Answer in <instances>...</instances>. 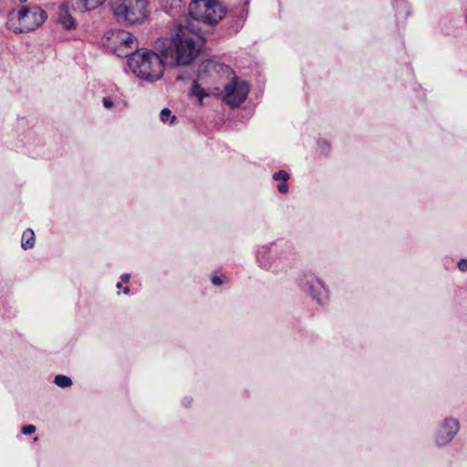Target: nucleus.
<instances>
[{
    "instance_id": "2eb2a0df",
    "label": "nucleus",
    "mask_w": 467,
    "mask_h": 467,
    "mask_svg": "<svg viewBox=\"0 0 467 467\" xmlns=\"http://www.w3.org/2000/svg\"><path fill=\"white\" fill-rule=\"evenodd\" d=\"M228 281L229 279L221 271H215L211 275V282L214 286H221Z\"/></svg>"
},
{
    "instance_id": "4be33fe9",
    "label": "nucleus",
    "mask_w": 467,
    "mask_h": 467,
    "mask_svg": "<svg viewBox=\"0 0 467 467\" xmlns=\"http://www.w3.org/2000/svg\"><path fill=\"white\" fill-rule=\"evenodd\" d=\"M277 188H278V191L281 192V193H286L287 191H288V186L287 184L285 183V182L282 181V182H280L278 185H277Z\"/></svg>"
},
{
    "instance_id": "1a4fd4ad",
    "label": "nucleus",
    "mask_w": 467,
    "mask_h": 467,
    "mask_svg": "<svg viewBox=\"0 0 467 467\" xmlns=\"http://www.w3.org/2000/svg\"><path fill=\"white\" fill-rule=\"evenodd\" d=\"M273 251L268 246H262L257 252V261L261 266L272 270L273 272L277 271L278 265H273L276 261H273Z\"/></svg>"
},
{
    "instance_id": "5701e85b",
    "label": "nucleus",
    "mask_w": 467,
    "mask_h": 467,
    "mask_svg": "<svg viewBox=\"0 0 467 467\" xmlns=\"http://www.w3.org/2000/svg\"><path fill=\"white\" fill-rule=\"evenodd\" d=\"M458 267L461 271H466L467 270V260L462 259L458 263Z\"/></svg>"
},
{
    "instance_id": "9b49d317",
    "label": "nucleus",
    "mask_w": 467,
    "mask_h": 467,
    "mask_svg": "<svg viewBox=\"0 0 467 467\" xmlns=\"http://www.w3.org/2000/svg\"><path fill=\"white\" fill-rule=\"evenodd\" d=\"M162 7L167 14L176 16L183 12L184 5L182 0H164Z\"/></svg>"
},
{
    "instance_id": "20e7f679",
    "label": "nucleus",
    "mask_w": 467,
    "mask_h": 467,
    "mask_svg": "<svg viewBox=\"0 0 467 467\" xmlns=\"http://www.w3.org/2000/svg\"><path fill=\"white\" fill-rule=\"evenodd\" d=\"M47 19L46 12L39 6L22 7L11 12L7 17V27L15 33L34 31Z\"/></svg>"
},
{
    "instance_id": "423d86ee",
    "label": "nucleus",
    "mask_w": 467,
    "mask_h": 467,
    "mask_svg": "<svg viewBox=\"0 0 467 467\" xmlns=\"http://www.w3.org/2000/svg\"><path fill=\"white\" fill-rule=\"evenodd\" d=\"M231 74L232 70L228 66L207 59L202 61L198 67L197 80L205 81L210 78L213 82H216L224 77L228 78Z\"/></svg>"
},
{
    "instance_id": "c85d7f7f",
    "label": "nucleus",
    "mask_w": 467,
    "mask_h": 467,
    "mask_svg": "<svg viewBox=\"0 0 467 467\" xmlns=\"http://www.w3.org/2000/svg\"><path fill=\"white\" fill-rule=\"evenodd\" d=\"M215 90L219 91V90H220V88H219V87H216V88H215Z\"/></svg>"
},
{
    "instance_id": "aec40b11",
    "label": "nucleus",
    "mask_w": 467,
    "mask_h": 467,
    "mask_svg": "<svg viewBox=\"0 0 467 467\" xmlns=\"http://www.w3.org/2000/svg\"><path fill=\"white\" fill-rule=\"evenodd\" d=\"M36 431V427L34 425H25L22 428V433L25 435H30Z\"/></svg>"
},
{
    "instance_id": "cd10ccee",
    "label": "nucleus",
    "mask_w": 467,
    "mask_h": 467,
    "mask_svg": "<svg viewBox=\"0 0 467 467\" xmlns=\"http://www.w3.org/2000/svg\"><path fill=\"white\" fill-rule=\"evenodd\" d=\"M314 289V285H311L310 287H309V290L312 292Z\"/></svg>"
},
{
    "instance_id": "dca6fc26",
    "label": "nucleus",
    "mask_w": 467,
    "mask_h": 467,
    "mask_svg": "<svg viewBox=\"0 0 467 467\" xmlns=\"http://www.w3.org/2000/svg\"><path fill=\"white\" fill-rule=\"evenodd\" d=\"M54 383L60 388H68L72 385V380L69 377L65 375H57Z\"/></svg>"
},
{
    "instance_id": "f03ea898",
    "label": "nucleus",
    "mask_w": 467,
    "mask_h": 467,
    "mask_svg": "<svg viewBox=\"0 0 467 467\" xmlns=\"http://www.w3.org/2000/svg\"><path fill=\"white\" fill-rule=\"evenodd\" d=\"M75 1L77 8L82 12L93 10L105 2V0ZM109 2L113 14L119 20L133 25L146 16L147 0H109Z\"/></svg>"
},
{
    "instance_id": "f8f14e48",
    "label": "nucleus",
    "mask_w": 467,
    "mask_h": 467,
    "mask_svg": "<svg viewBox=\"0 0 467 467\" xmlns=\"http://www.w3.org/2000/svg\"><path fill=\"white\" fill-rule=\"evenodd\" d=\"M222 99L228 104L231 108H234V78H232L221 91Z\"/></svg>"
},
{
    "instance_id": "ddd939ff",
    "label": "nucleus",
    "mask_w": 467,
    "mask_h": 467,
    "mask_svg": "<svg viewBox=\"0 0 467 467\" xmlns=\"http://www.w3.org/2000/svg\"><path fill=\"white\" fill-rule=\"evenodd\" d=\"M200 80H194L191 88L190 95L198 99L200 105H202L203 99L209 96V93L199 84Z\"/></svg>"
},
{
    "instance_id": "6ab92c4d",
    "label": "nucleus",
    "mask_w": 467,
    "mask_h": 467,
    "mask_svg": "<svg viewBox=\"0 0 467 467\" xmlns=\"http://www.w3.org/2000/svg\"><path fill=\"white\" fill-rule=\"evenodd\" d=\"M247 13H248L247 9L243 8L242 13L240 14V16L238 17V19L235 18V22H234L235 28L239 26V24H241V26L243 25V23L244 22V20L247 16Z\"/></svg>"
},
{
    "instance_id": "412c9836",
    "label": "nucleus",
    "mask_w": 467,
    "mask_h": 467,
    "mask_svg": "<svg viewBox=\"0 0 467 467\" xmlns=\"http://www.w3.org/2000/svg\"><path fill=\"white\" fill-rule=\"evenodd\" d=\"M102 103H103L104 108L108 109H111L114 105L113 101L110 99L106 98V97L103 98Z\"/></svg>"
},
{
    "instance_id": "393cba45",
    "label": "nucleus",
    "mask_w": 467,
    "mask_h": 467,
    "mask_svg": "<svg viewBox=\"0 0 467 467\" xmlns=\"http://www.w3.org/2000/svg\"><path fill=\"white\" fill-rule=\"evenodd\" d=\"M130 278V274H123V275H120V282H122V283H129Z\"/></svg>"
},
{
    "instance_id": "9d476101",
    "label": "nucleus",
    "mask_w": 467,
    "mask_h": 467,
    "mask_svg": "<svg viewBox=\"0 0 467 467\" xmlns=\"http://www.w3.org/2000/svg\"><path fill=\"white\" fill-rule=\"evenodd\" d=\"M235 109L239 107L240 104L244 103L248 96L250 91L249 84L244 80H237L235 78Z\"/></svg>"
},
{
    "instance_id": "a878e982",
    "label": "nucleus",
    "mask_w": 467,
    "mask_h": 467,
    "mask_svg": "<svg viewBox=\"0 0 467 467\" xmlns=\"http://www.w3.org/2000/svg\"><path fill=\"white\" fill-rule=\"evenodd\" d=\"M192 398H184L183 400H182V403L185 407H188L192 404Z\"/></svg>"
},
{
    "instance_id": "4468645a",
    "label": "nucleus",
    "mask_w": 467,
    "mask_h": 467,
    "mask_svg": "<svg viewBox=\"0 0 467 467\" xmlns=\"http://www.w3.org/2000/svg\"><path fill=\"white\" fill-rule=\"evenodd\" d=\"M21 246L24 250L32 249L35 246V233L32 229H26L21 237Z\"/></svg>"
},
{
    "instance_id": "6e6552de",
    "label": "nucleus",
    "mask_w": 467,
    "mask_h": 467,
    "mask_svg": "<svg viewBox=\"0 0 467 467\" xmlns=\"http://www.w3.org/2000/svg\"><path fill=\"white\" fill-rule=\"evenodd\" d=\"M57 20L63 28L72 30L76 27V21L69 12L67 5H60L57 11Z\"/></svg>"
},
{
    "instance_id": "39448f33",
    "label": "nucleus",
    "mask_w": 467,
    "mask_h": 467,
    "mask_svg": "<svg viewBox=\"0 0 467 467\" xmlns=\"http://www.w3.org/2000/svg\"><path fill=\"white\" fill-rule=\"evenodd\" d=\"M107 47L118 57H130L138 49L137 38L128 31L116 29L107 33Z\"/></svg>"
},
{
    "instance_id": "b1692460",
    "label": "nucleus",
    "mask_w": 467,
    "mask_h": 467,
    "mask_svg": "<svg viewBox=\"0 0 467 467\" xmlns=\"http://www.w3.org/2000/svg\"><path fill=\"white\" fill-rule=\"evenodd\" d=\"M122 284H123V283H122V282H120V281H119V282H118V283H117V285H116L117 288H118L119 290H120L121 288H123V290H122L123 294H125V295H129V294H130V288H129L128 286L123 287V286H122Z\"/></svg>"
},
{
    "instance_id": "a211bd4d",
    "label": "nucleus",
    "mask_w": 467,
    "mask_h": 467,
    "mask_svg": "<svg viewBox=\"0 0 467 467\" xmlns=\"http://www.w3.org/2000/svg\"><path fill=\"white\" fill-rule=\"evenodd\" d=\"M273 178L275 181L286 182L289 178V174L285 171H279L274 173Z\"/></svg>"
},
{
    "instance_id": "7ed1b4c3",
    "label": "nucleus",
    "mask_w": 467,
    "mask_h": 467,
    "mask_svg": "<svg viewBox=\"0 0 467 467\" xmlns=\"http://www.w3.org/2000/svg\"><path fill=\"white\" fill-rule=\"evenodd\" d=\"M225 7L218 0H196L189 6V15L191 20L185 26L178 27H188L193 25L194 32L198 33L201 38L200 49L202 48L205 37L199 24L213 26L223 19L225 15Z\"/></svg>"
},
{
    "instance_id": "bb28decb",
    "label": "nucleus",
    "mask_w": 467,
    "mask_h": 467,
    "mask_svg": "<svg viewBox=\"0 0 467 467\" xmlns=\"http://www.w3.org/2000/svg\"><path fill=\"white\" fill-rule=\"evenodd\" d=\"M245 112H246V114H245L246 117H250L252 115V109H245Z\"/></svg>"
},
{
    "instance_id": "f257e3e1",
    "label": "nucleus",
    "mask_w": 467,
    "mask_h": 467,
    "mask_svg": "<svg viewBox=\"0 0 467 467\" xmlns=\"http://www.w3.org/2000/svg\"><path fill=\"white\" fill-rule=\"evenodd\" d=\"M201 38L194 26L178 27L171 37L160 38L154 51L135 52L128 58V67L138 78L156 81L162 77L164 66L190 65L200 53Z\"/></svg>"
},
{
    "instance_id": "0eeeda50",
    "label": "nucleus",
    "mask_w": 467,
    "mask_h": 467,
    "mask_svg": "<svg viewBox=\"0 0 467 467\" xmlns=\"http://www.w3.org/2000/svg\"><path fill=\"white\" fill-rule=\"evenodd\" d=\"M459 431V423L454 419H446L440 427L437 436L436 443L438 445H444L449 443Z\"/></svg>"
},
{
    "instance_id": "f3484780",
    "label": "nucleus",
    "mask_w": 467,
    "mask_h": 467,
    "mask_svg": "<svg viewBox=\"0 0 467 467\" xmlns=\"http://www.w3.org/2000/svg\"><path fill=\"white\" fill-rule=\"evenodd\" d=\"M160 118L161 120L164 123L167 122L170 118L171 119V122L175 119V116H171V111L169 109H163L161 111Z\"/></svg>"
}]
</instances>
